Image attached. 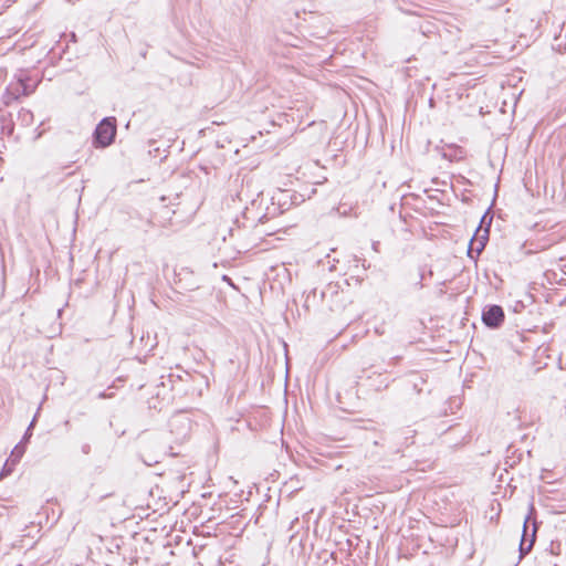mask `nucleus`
<instances>
[{
	"instance_id": "423d86ee",
	"label": "nucleus",
	"mask_w": 566,
	"mask_h": 566,
	"mask_svg": "<svg viewBox=\"0 0 566 566\" xmlns=\"http://www.w3.org/2000/svg\"><path fill=\"white\" fill-rule=\"evenodd\" d=\"M534 539H535V532L533 533L532 539L530 541L527 546H525V543H526L525 538L524 537L522 538V542H521V545H520V551H521L522 555H524V554H526V553H528L531 551V548L533 546V543H534Z\"/></svg>"
},
{
	"instance_id": "20e7f679",
	"label": "nucleus",
	"mask_w": 566,
	"mask_h": 566,
	"mask_svg": "<svg viewBox=\"0 0 566 566\" xmlns=\"http://www.w3.org/2000/svg\"><path fill=\"white\" fill-rule=\"evenodd\" d=\"M24 447L20 443L14 447V449L11 451V455L9 458L10 461H12V464H17L22 455L24 454Z\"/></svg>"
},
{
	"instance_id": "6e6552de",
	"label": "nucleus",
	"mask_w": 566,
	"mask_h": 566,
	"mask_svg": "<svg viewBox=\"0 0 566 566\" xmlns=\"http://www.w3.org/2000/svg\"><path fill=\"white\" fill-rule=\"evenodd\" d=\"M526 524H527V520L524 521V532L526 531Z\"/></svg>"
},
{
	"instance_id": "f03ea898",
	"label": "nucleus",
	"mask_w": 566,
	"mask_h": 566,
	"mask_svg": "<svg viewBox=\"0 0 566 566\" xmlns=\"http://www.w3.org/2000/svg\"><path fill=\"white\" fill-rule=\"evenodd\" d=\"M482 321L489 327H499L504 321V312L499 305H490L483 310Z\"/></svg>"
},
{
	"instance_id": "f257e3e1",
	"label": "nucleus",
	"mask_w": 566,
	"mask_h": 566,
	"mask_svg": "<svg viewBox=\"0 0 566 566\" xmlns=\"http://www.w3.org/2000/svg\"><path fill=\"white\" fill-rule=\"evenodd\" d=\"M116 134V126L114 118H104L95 129V140L102 146L106 147L112 144Z\"/></svg>"
},
{
	"instance_id": "39448f33",
	"label": "nucleus",
	"mask_w": 566,
	"mask_h": 566,
	"mask_svg": "<svg viewBox=\"0 0 566 566\" xmlns=\"http://www.w3.org/2000/svg\"><path fill=\"white\" fill-rule=\"evenodd\" d=\"M14 465L15 464H12V461H10L8 459L7 462L4 463L3 468H2L1 473H0V479H3L6 476H8L9 474H11V472L13 471Z\"/></svg>"
},
{
	"instance_id": "0eeeda50",
	"label": "nucleus",
	"mask_w": 566,
	"mask_h": 566,
	"mask_svg": "<svg viewBox=\"0 0 566 566\" xmlns=\"http://www.w3.org/2000/svg\"><path fill=\"white\" fill-rule=\"evenodd\" d=\"M33 426H34V420L30 423V426H29V428H28V430L25 432L24 439H28L31 436L30 431H31Z\"/></svg>"
},
{
	"instance_id": "7ed1b4c3",
	"label": "nucleus",
	"mask_w": 566,
	"mask_h": 566,
	"mask_svg": "<svg viewBox=\"0 0 566 566\" xmlns=\"http://www.w3.org/2000/svg\"><path fill=\"white\" fill-rule=\"evenodd\" d=\"M486 240V234H483L480 238H473L470 242L469 253L475 251L478 254H480L485 247Z\"/></svg>"
}]
</instances>
